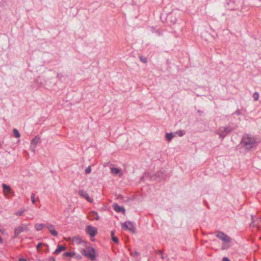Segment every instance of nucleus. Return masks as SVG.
Listing matches in <instances>:
<instances>
[{
    "instance_id": "obj_21",
    "label": "nucleus",
    "mask_w": 261,
    "mask_h": 261,
    "mask_svg": "<svg viewBox=\"0 0 261 261\" xmlns=\"http://www.w3.org/2000/svg\"><path fill=\"white\" fill-rule=\"evenodd\" d=\"M13 136L16 138H18L20 137V135L18 130L16 128L13 129Z\"/></svg>"
},
{
    "instance_id": "obj_13",
    "label": "nucleus",
    "mask_w": 261,
    "mask_h": 261,
    "mask_svg": "<svg viewBox=\"0 0 261 261\" xmlns=\"http://www.w3.org/2000/svg\"><path fill=\"white\" fill-rule=\"evenodd\" d=\"M167 19L173 24H175L177 21L175 16L173 13L169 14L167 17Z\"/></svg>"
},
{
    "instance_id": "obj_38",
    "label": "nucleus",
    "mask_w": 261,
    "mask_h": 261,
    "mask_svg": "<svg viewBox=\"0 0 261 261\" xmlns=\"http://www.w3.org/2000/svg\"><path fill=\"white\" fill-rule=\"evenodd\" d=\"M2 147V144L0 142V148Z\"/></svg>"
},
{
    "instance_id": "obj_31",
    "label": "nucleus",
    "mask_w": 261,
    "mask_h": 261,
    "mask_svg": "<svg viewBox=\"0 0 261 261\" xmlns=\"http://www.w3.org/2000/svg\"><path fill=\"white\" fill-rule=\"evenodd\" d=\"M177 133H178V135L180 137H181V136H182L184 135V133H183V132L182 130H179Z\"/></svg>"
},
{
    "instance_id": "obj_16",
    "label": "nucleus",
    "mask_w": 261,
    "mask_h": 261,
    "mask_svg": "<svg viewBox=\"0 0 261 261\" xmlns=\"http://www.w3.org/2000/svg\"><path fill=\"white\" fill-rule=\"evenodd\" d=\"M65 250V247L63 245H58V247L56 250L55 251L54 253L56 254H60L62 251Z\"/></svg>"
},
{
    "instance_id": "obj_29",
    "label": "nucleus",
    "mask_w": 261,
    "mask_h": 261,
    "mask_svg": "<svg viewBox=\"0 0 261 261\" xmlns=\"http://www.w3.org/2000/svg\"><path fill=\"white\" fill-rule=\"evenodd\" d=\"M42 243H38V245L36 246L37 249V250H39L40 247L42 246Z\"/></svg>"
},
{
    "instance_id": "obj_25",
    "label": "nucleus",
    "mask_w": 261,
    "mask_h": 261,
    "mask_svg": "<svg viewBox=\"0 0 261 261\" xmlns=\"http://www.w3.org/2000/svg\"><path fill=\"white\" fill-rule=\"evenodd\" d=\"M31 199L32 202L33 204H35L36 199H35V195L34 193H32L31 196Z\"/></svg>"
},
{
    "instance_id": "obj_8",
    "label": "nucleus",
    "mask_w": 261,
    "mask_h": 261,
    "mask_svg": "<svg viewBox=\"0 0 261 261\" xmlns=\"http://www.w3.org/2000/svg\"><path fill=\"white\" fill-rule=\"evenodd\" d=\"M216 236L217 238L223 241V242L225 241H228L229 239H230V237H229L228 235H227L226 234L224 233L222 231H219L217 232V234L216 235Z\"/></svg>"
},
{
    "instance_id": "obj_19",
    "label": "nucleus",
    "mask_w": 261,
    "mask_h": 261,
    "mask_svg": "<svg viewBox=\"0 0 261 261\" xmlns=\"http://www.w3.org/2000/svg\"><path fill=\"white\" fill-rule=\"evenodd\" d=\"M175 136V135L172 133H166V139L168 141H170L173 138H174Z\"/></svg>"
},
{
    "instance_id": "obj_34",
    "label": "nucleus",
    "mask_w": 261,
    "mask_h": 261,
    "mask_svg": "<svg viewBox=\"0 0 261 261\" xmlns=\"http://www.w3.org/2000/svg\"><path fill=\"white\" fill-rule=\"evenodd\" d=\"M18 261H27V260L25 258L21 257L19 259Z\"/></svg>"
},
{
    "instance_id": "obj_14",
    "label": "nucleus",
    "mask_w": 261,
    "mask_h": 261,
    "mask_svg": "<svg viewBox=\"0 0 261 261\" xmlns=\"http://www.w3.org/2000/svg\"><path fill=\"white\" fill-rule=\"evenodd\" d=\"M2 187L3 189V192L5 194H7L8 193H11L12 190H11V187L5 184H3Z\"/></svg>"
},
{
    "instance_id": "obj_30",
    "label": "nucleus",
    "mask_w": 261,
    "mask_h": 261,
    "mask_svg": "<svg viewBox=\"0 0 261 261\" xmlns=\"http://www.w3.org/2000/svg\"><path fill=\"white\" fill-rule=\"evenodd\" d=\"M139 254H140V253L137 251H135L134 253L133 254H132V255L134 256V257H137L138 255H139Z\"/></svg>"
},
{
    "instance_id": "obj_32",
    "label": "nucleus",
    "mask_w": 261,
    "mask_h": 261,
    "mask_svg": "<svg viewBox=\"0 0 261 261\" xmlns=\"http://www.w3.org/2000/svg\"><path fill=\"white\" fill-rule=\"evenodd\" d=\"M64 255L66 256H71V253L70 252H67L64 253Z\"/></svg>"
},
{
    "instance_id": "obj_9",
    "label": "nucleus",
    "mask_w": 261,
    "mask_h": 261,
    "mask_svg": "<svg viewBox=\"0 0 261 261\" xmlns=\"http://www.w3.org/2000/svg\"><path fill=\"white\" fill-rule=\"evenodd\" d=\"M79 194L80 196L85 198L90 202H92L93 201V199L90 197L88 193L84 190H80Z\"/></svg>"
},
{
    "instance_id": "obj_6",
    "label": "nucleus",
    "mask_w": 261,
    "mask_h": 261,
    "mask_svg": "<svg viewBox=\"0 0 261 261\" xmlns=\"http://www.w3.org/2000/svg\"><path fill=\"white\" fill-rule=\"evenodd\" d=\"M40 140L41 138L39 136H36L32 140L31 142V145L30 146V150L32 151H35L37 144H38L39 142H40Z\"/></svg>"
},
{
    "instance_id": "obj_17",
    "label": "nucleus",
    "mask_w": 261,
    "mask_h": 261,
    "mask_svg": "<svg viewBox=\"0 0 261 261\" xmlns=\"http://www.w3.org/2000/svg\"><path fill=\"white\" fill-rule=\"evenodd\" d=\"M43 227H46V224L37 223L35 226V228L37 231L41 230Z\"/></svg>"
},
{
    "instance_id": "obj_15",
    "label": "nucleus",
    "mask_w": 261,
    "mask_h": 261,
    "mask_svg": "<svg viewBox=\"0 0 261 261\" xmlns=\"http://www.w3.org/2000/svg\"><path fill=\"white\" fill-rule=\"evenodd\" d=\"M231 238L229 239V241H223V245L222 246V249L226 250L228 249L230 247Z\"/></svg>"
},
{
    "instance_id": "obj_4",
    "label": "nucleus",
    "mask_w": 261,
    "mask_h": 261,
    "mask_svg": "<svg viewBox=\"0 0 261 261\" xmlns=\"http://www.w3.org/2000/svg\"><path fill=\"white\" fill-rule=\"evenodd\" d=\"M28 230V227L27 225L22 224L14 229V235L13 238H17L21 232Z\"/></svg>"
},
{
    "instance_id": "obj_35",
    "label": "nucleus",
    "mask_w": 261,
    "mask_h": 261,
    "mask_svg": "<svg viewBox=\"0 0 261 261\" xmlns=\"http://www.w3.org/2000/svg\"><path fill=\"white\" fill-rule=\"evenodd\" d=\"M74 239H75V241L79 242V243H80V242L79 241L80 240V238L79 237L75 238Z\"/></svg>"
},
{
    "instance_id": "obj_5",
    "label": "nucleus",
    "mask_w": 261,
    "mask_h": 261,
    "mask_svg": "<svg viewBox=\"0 0 261 261\" xmlns=\"http://www.w3.org/2000/svg\"><path fill=\"white\" fill-rule=\"evenodd\" d=\"M122 229H128L132 232L136 231V227L134 223L132 221H126L122 225Z\"/></svg>"
},
{
    "instance_id": "obj_28",
    "label": "nucleus",
    "mask_w": 261,
    "mask_h": 261,
    "mask_svg": "<svg viewBox=\"0 0 261 261\" xmlns=\"http://www.w3.org/2000/svg\"><path fill=\"white\" fill-rule=\"evenodd\" d=\"M155 254H159L160 255H162L163 251L161 250H155Z\"/></svg>"
},
{
    "instance_id": "obj_24",
    "label": "nucleus",
    "mask_w": 261,
    "mask_h": 261,
    "mask_svg": "<svg viewBox=\"0 0 261 261\" xmlns=\"http://www.w3.org/2000/svg\"><path fill=\"white\" fill-rule=\"evenodd\" d=\"M253 98L254 99V100H257L259 98V94L258 92H255L253 94Z\"/></svg>"
},
{
    "instance_id": "obj_22",
    "label": "nucleus",
    "mask_w": 261,
    "mask_h": 261,
    "mask_svg": "<svg viewBox=\"0 0 261 261\" xmlns=\"http://www.w3.org/2000/svg\"><path fill=\"white\" fill-rule=\"evenodd\" d=\"M91 214L93 219H95L96 220H98L99 219V217L98 215V213L96 212L93 211L92 212Z\"/></svg>"
},
{
    "instance_id": "obj_18",
    "label": "nucleus",
    "mask_w": 261,
    "mask_h": 261,
    "mask_svg": "<svg viewBox=\"0 0 261 261\" xmlns=\"http://www.w3.org/2000/svg\"><path fill=\"white\" fill-rule=\"evenodd\" d=\"M115 234V231L114 230H112L111 231V236L112 237V240L115 243H119V239L117 237H115L114 236Z\"/></svg>"
},
{
    "instance_id": "obj_26",
    "label": "nucleus",
    "mask_w": 261,
    "mask_h": 261,
    "mask_svg": "<svg viewBox=\"0 0 261 261\" xmlns=\"http://www.w3.org/2000/svg\"><path fill=\"white\" fill-rule=\"evenodd\" d=\"M139 58H140V60L143 63H146L147 62V58H146L145 57H143V56H140Z\"/></svg>"
},
{
    "instance_id": "obj_20",
    "label": "nucleus",
    "mask_w": 261,
    "mask_h": 261,
    "mask_svg": "<svg viewBox=\"0 0 261 261\" xmlns=\"http://www.w3.org/2000/svg\"><path fill=\"white\" fill-rule=\"evenodd\" d=\"M111 173L114 175H116L121 172L120 169L114 167L111 168Z\"/></svg>"
},
{
    "instance_id": "obj_7",
    "label": "nucleus",
    "mask_w": 261,
    "mask_h": 261,
    "mask_svg": "<svg viewBox=\"0 0 261 261\" xmlns=\"http://www.w3.org/2000/svg\"><path fill=\"white\" fill-rule=\"evenodd\" d=\"M86 231L91 237H94L97 233V228L91 225L87 226Z\"/></svg>"
},
{
    "instance_id": "obj_10",
    "label": "nucleus",
    "mask_w": 261,
    "mask_h": 261,
    "mask_svg": "<svg viewBox=\"0 0 261 261\" xmlns=\"http://www.w3.org/2000/svg\"><path fill=\"white\" fill-rule=\"evenodd\" d=\"M46 228H48L50 233L54 236H57L58 232L54 228V226L50 224H46Z\"/></svg>"
},
{
    "instance_id": "obj_1",
    "label": "nucleus",
    "mask_w": 261,
    "mask_h": 261,
    "mask_svg": "<svg viewBox=\"0 0 261 261\" xmlns=\"http://www.w3.org/2000/svg\"><path fill=\"white\" fill-rule=\"evenodd\" d=\"M257 144L256 139L250 134H245L240 142V144L237 146V148H239V146L244 147L246 150L249 151L255 147Z\"/></svg>"
},
{
    "instance_id": "obj_3",
    "label": "nucleus",
    "mask_w": 261,
    "mask_h": 261,
    "mask_svg": "<svg viewBox=\"0 0 261 261\" xmlns=\"http://www.w3.org/2000/svg\"><path fill=\"white\" fill-rule=\"evenodd\" d=\"M82 254L91 260L95 259V251L92 247H88L86 249H84Z\"/></svg>"
},
{
    "instance_id": "obj_36",
    "label": "nucleus",
    "mask_w": 261,
    "mask_h": 261,
    "mask_svg": "<svg viewBox=\"0 0 261 261\" xmlns=\"http://www.w3.org/2000/svg\"><path fill=\"white\" fill-rule=\"evenodd\" d=\"M3 243V241L1 237L0 236V244H2Z\"/></svg>"
},
{
    "instance_id": "obj_2",
    "label": "nucleus",
    "mask_w": 261,
    "mask_h": 261,
    "mask_svg": "<svg viewBox=\"0 0 261 261\" xmlns=\"http://www.w3.org/2000/svg\"><path fill=\"white\" fill-rule=\"evenodd\" d=\"M233 128L228 125L225 127H219L218 129L216 131V134L219 136V137L223 139L229 133L232 132Z\"/></svg>"
},
{
    "instance_id": "obj_11",
    "label": "nucleus",
    "mask_w": 261,
    "mask_h": 261,
    "mask_svg": "<svg viewBox=\"0 0 261 261\" xmlns=\"http://www.w3.org/2000/svg\"><path fill=\"white\" fill-rule=\"evenodd\" d=\"M156 175L159 177L160 179H165L167 177V174L165 170H161L157 172Z\"/></svg>"
},
{
    "instance_id": "obj_33",
    "label": "nucleus",
    "mask_w": 261,
    "mask_h": 261,
    "mask_svg": "<svg viewBox=\"0 0 261 261\" xmlns=\"http://www.w3.org/2000/svg\"><path fill=\"white\" fill-rule=\"evenodd\" d=\"M222 261H230L228 258L226 257H224L222 260Z\"/></svg>"
},
{
    "instance_id": "obj_37",
    "label": "nucleus",
    "mask_w": 261,
    "mask_h": 261,
    "mask_svg": "<svg viewBox=\"0 0 261 261\" xmlns=\"http://www.w3.org/2000/svg\"><path fill=\"white\" fill-rule=\"evenodd\" d=\"M161 255V257L162 259H164V256L163 255V253H162V255Z\"/></svg>"
},
{
    "instance_id": "obj_23",
    "label": "nucleus",
    "mask_w": 261,
    "mask_h": 261,
    "mask_svg": "<svg viewBox=\"0 0 261 261\" xmlns=\"http://www.w3.org/2000/svg\"><path fill=\"white\" fill-rule=\"evenodd\" d=\"M25 211V210L24 208H20L18 211L16 212L15 214L16 216H22L24 212Z\"/></svg>"
},
{
    "instance_id": "obj_12",
    "label": "nucleus",
    "mask_w": 261,
    "mask_h": 261,
    "mask_svg": "<svg viewBox=\"0 0 261 261\" xmlns=\"http://www.w3.org/2000/svg\"><path fill=\"white\" fill-rule=\"evenodd\" d=\"M113 208L117 212H122V213H124L125 212V209L123 207L120 206L117 203L114 204L113 205Z\"/></svg>"
},
{
    "instance_id": "obj_27",
    "label": "nucleus",
    "mask_w": 261,
    "mask_h": 261,
    "mask_svg": "<svg viewBox=\"0 0 261 261\" xmlns=\"http://www.w3.org/2000/svg\"><path fill=\"white\" fill-rule=\"evenodd\" d=\"M91 172V166H88L86 169H85V172L87 174H89Z\"/></svg>"
}]
</instances>
